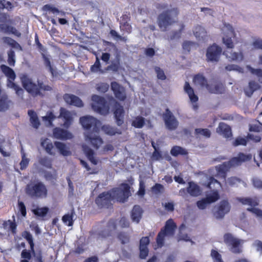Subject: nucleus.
I'll list each match as a JSON object with an SVG mask.
<instances>
[{"label":"nucleus","mask_w":262,"mask_h":262,"mask_svg":"<svg viewBox=\"0 0 262 262\" xmlns=\"http://www.w3.org/2000/svg\"><path fill=\"white\" fill-rule=\"evenodd\" d=\"M41 145L48 154L53 155L52 149L53 145L52 143L48 138L42 140L41 142Z\"/></svg>","instance_id":"43"},{"label":"nucleus","mask_w":262,"mask_h":262,"mask_svg":"<svg viewBox=\"0 0 262 262\" xmlns=\"http://www.w3.org/2000/svg\"><path fill=\"white\" fill-rule=\"evenodd\" d=\"M75 215L74 209L73 208L70 213L64 214L62 217V221L63 223L68 226H72L74 224L73 217Z\"/></svg>","instance_id":"38"},{"label":"nucleus","mask_w":262,"mask_h":262,"mask_svg":"<svg viewBox=\"0 0 262 262\" xmlns=\"http://www.w3.org/2000/svg\"><path fill=\"white\" fill-rule=\"evenodd\" d=\"M195 134L196 135H200L207 138H210L211 136V132L207 128H196Z\"/></svg>","instance_id":"47"},{"label":"nucleus","mask_w":262,"mask_h":262,"mask_svg":"<svg viewBox=\"0 0 262 262\" xmlns=\"http://www.w3.org/2000/svg\"><path fill=\"white\" fill-rule=\"evenodd\" d=\"M177 225L172 219L168 220L164 227L161 229V231L165 233L167 236H173L174 234Z\"/></svg>","instance_id":"23"},{"label":"nucleus","mask_w":262,"mask_h":262,"mask_svg":"<svg viewBox=\"0 0 262 262\" xmlns=\"http://www.w3.org/2000/svg\"><path fill=\"white\" fill-rule=\"evenodd\" d=\"M100 68L101 64L100 60L98 57H96L94 64L91 67V71L93 72H97L100 70Z\"/></svg>","instance_id":"61"},{"label":"nucleus","mask_w":262,"mask_h":262,"mask_svg":"<svg viewBox=\"0 0 262 262\" xmlns=\"http://www.w3.org/2000/svg\"><path fill=\"white\" fill-rule=\"evenodd\" d=\"M223 42L227 48L233 49L234 47V43L231 37L226 36L223 38Z\"/></svg>","instance_id":"56"},{"label":"nucleus","mask_w":262,"mask_h":262,"mask_svg":"<svg viewBox=\"0 0 262 262\" xmlns=\"http://www.w3.org/2000/svg\"><path fill=\"white\" fill-rule=\"evenodd\" d=\"M222 51V48L216 44L209 46L206 52L207 60L211 62H217L219 60Z\"/></svg>","instance_id":"14"},{"label":"nucleus","mask_w":262,"mask_h":262,"mask_svg":"<svg viewBox=\"0 0 262 262\" xmlns=\"http://www.w3.org/2000/svg\"><path fill=\"white\" fill-rule=\"evenodd\" d=\"M91 106L93 110L101 115H107L108 113L109 107L106 100L101 96L93 95L92 96Z\"/></svg>","instance_id":"8"},{"label":"nucleus","mask_w":262,"mask_h":262,"mask_svg":"<svg viewBox=\"0 0 262 262\" xmlns=\"http://www.w3.org/2000/svg\"><path fill=\"white\" fill-rule=\"evenodd\" d=\"M21 81L23 88L33 97L42 96L40 92L41 90L43 91H51L52 90V88L51 86L44 84L42 81H38L37 85L26 75H24L21 78Z\"/></svg>","instance_id":"2"},{"label":"nucleus","mask_w":262,"mask_h":262,"mask_svg":"<svg viewBox=\"0 0 262 262\" xmlns=\"http://www.w3.org/2000/svg\"><path fill=\"white\" fill-rule=\"evenodd\" d=\"M18 207L21 215L25 217L27 215V210L24 203L21 201H18Z\"/></svg>","instance_id":"63"},{"label":"nucleus","mask_w":262,"mask_h":262,"mask_svg":"<svg viewBox=\"0 0 262 262\" xmlns=\"http://www.w3.org/2000/svg\"><path fill=\"white\" fill-rule=\"evenodd\" d=\"M26 194L31 199L36 200L47 197L48 189L45 184L39 181L30 182L26 186Z\"/></svg>","instance_id":"3"},{"label":"nucleus","mask_w":262,"mask_h":262,"mask_svg":"<svg viewBox=\"0 0 262 262\" xmlns=\"http://www.w3.org/2000/svg\"><path fill=\"white\" fill-rule=\"evenodd\" d=\"M247 68L251 74L255 75L257 77L259 82L262 83V69H254L250 66H248Z\"/></svg>","instance_id":"46"},{"label":"nucleus","mask_w":262,"mask_h":262,"mask_svg":"<svg viewBox=\"0 0 262 262\" xmlns=\"http://www.w3.org/2000/svg\"><path fill=\"white\" fill-rule=\"evenodd\" d=\"M117 229V222L114 219H110L106 226V228L101 230L98 233V236L101 238H107L112 236L113 232Z\"/></svg>","instance_id":"19"},{"label":"nucleus","mask_w":262,"mask_h":262,"mask_svg":"<svg viewBox=\"0 0 262 262\" xmlns=\"http://www.w3.org/2000/svg\"><path fill=\"white\" fill-rule=\"evenodd\" d=\"M111 89L117 99L120 101H124L126 99V96L125 90L118 82L116 81L112 82Z\"/></svg>","instance_id":"21"},{"label":"nucleus","mask_w":262,"mask_h":262,"mask_svg":"<svg viewBox=\"0 0 262 262\" xmlns=\"http://www.w3.org/2000/svg\"><path fill=\"white\" fill-rule=\"evenodd\" d=\"M53 136L55 139L67 140L73 138V135L69 131L59 127H55L53 130Z\"/></svg>","instance_id":"22"},{"label":"nucleus","mask_w":262,"mask_h":262,"mask_svg":"<svg viewBox=\"0 0 262 262\" xmlns=\"http://www.w3.org/2000/svg\"><path fill=\"white\" fill-rule=\"evenodd\" d=\"M98 133L87 132L85 134V140L91 143L93 147L96 149L99 148L103 141L102 138L96 135Z\"/></svg>","instance_id":"20"},{"label":"nucleus","mask_w":262,"mask_h":262,"mask_svg":"<svg viewBox=\"0 0 262 262\" xmlns=\"http://www.w3.org/2000/svg\"><path fill=\"white\" fill-rule=\"evenodd\" d=\"M40 164L48 168H51L52 167V162L47 157H43L39 160Z\"/></svg>","instance_id":"62"},{"label":"nucleus","mask_w":262,"mask_h":262,"mask_svg":"<svg viewBox=\"0 0 262 262\" xmlns=\"http://www.w3.org/2000/svg\"><path fill=\"white\" fill-rule=\"evenodd\" d=\"M42 118L43 121L48 122L50 126H53V121L56 118L60 119L63 121V124L61 125L66 128H68L73 121L72 113L63 107L60 108L58 116L56 117L52 112L49 111L46 116L42 117Z\"/></svg>","instance_id":"4"},{"label":"nucleus","mask_w":262,"mask_h":262,"mask_svg":"<svg viewBox=\"0 0 262 262\" xmlns=\"http://www.w3.org/2000/svg\"><path fill=\"white\" fill-rule=\"evenodd\" d=\"M96 89L100 93H104L109 89V85L104 82H100L96 84Z\"/></svg>","instance_id":"50"},{"label":"nucleus","mask_w":262,"mask_h":262,"mask_svg":"<svg viewBox=\"0 0 262 262\" xmlns=\"http://www.w3.org/2000/svg\"><path fill=\"white\" fill-rule=\"evenodd\" d=\"M237 200L243 205L250 206L251 207L248 208L247 210L255 214L257 217L262 219V210L255 208V207L258 206L259 204L258 201L257 199L250 197L239 198L237 199Z\"/></svg>","instance_id":"12"},{"label":"nucleus","mask_w":262,"mask_h":262,"mask_svg":"<svg viewBox=\"0 0 262 262\" xmlns=\"http://www.w3.org/2000/svg\"><path fill=\"white\" fill-rule=\"evenodd\" d=\"M179 11L177 8H172L163 11L158 17V25L159 28L165 31L169 26L174 22V18L177 17Z\"/></svg>","instance_id":"6"},{"label":"nucleus","mask_w":262,"mask_h":262,"mask_svg":"<svg viewBox=\"0 0 262 262\" xmlns=\"http://www.w3.org/2000/svg\"><path fill=\"white\" fill-rule=\"evenodd\" d=\"M194 83L200 85L202 88L207 89V85H208L207 79L203 74L199 73L195 75L193 78Z\"/></svg>","instance_id":"32"},{"label":"nucleus","mask_w":262,"mask_h":262,"mask_svg":"<svg viewBox=\"0 0 262 262\" xmlns=\"http://www.w3.org/2000/svg\"><path fill=\"white\" fill-rule=\"evenodd\" d=\"M170 154L173 157L179 155L185 156L188 154L187 151L184 148L179 146H174L170 150Z\"/></svg>","instance_id":"41"},{"label":"nucleus","mask_w":262,"mask_h":262,"mask_svg":"<svg viewBox=\"0 0 262 262\" xmlns=\"http://www.w3.org/2000/svg\"><path fill=\"white\" fill-rule=\"evenodd\" d=\"M4 42L5 43L8 44L10 46L14 48H19L21 49L20 45L16 42L15 40L9 37H4L3 38Z\"/></svg>","instance_id":"45"},{"label":"nucleus","mask_w":262,"mask_h":262,"mask_svg":"<svg viewBox=\"0 0 262 262\" xmlns=\"http://www.w3.org/2000/svg\"><path fill=\"white\" fill-rule=\"evenodd\" d=\"M120 28L121 30L124 31L128 33L132 32V26L128 22H120Z\"/></svg>","instance_id":"57"},{"label":"nucleus","mask_w":262,"mask_h":262,"mask_svg":"<svg viewBox=\"0 0 262 262\" xmlns=\"http://www.w3.org/2000/svg\"><path fill=\"white\" fill-rule=\"evenodd\" d=\"M101 129L103 132L109 136H114L116 134L120 135L122 133L120 129L109 125H103Z\"/></svg>","instance_id":"37"},{"label":"nucleus","mask_w":262,"mask_h":262,"mask_svg":"<svg viewBox=\"0 0 262 262\" xmlns=\"http://www.w3.org/2000/svg\"><path fill=\"white\" fill-rule=\"evenodd\" d=\"M48 211L49 208L47 207H44L34 210L33 213L37 216L43 217L47 215Z\"/></svg>","instance_id":"49"},{"label":"nucleus","mask_w":262,"mask_h":262,"mask_svg":"<svg viewBox=\"0 0 262 262\" xmlns=\"http://www.w3.org/2000/svg\"><path fill=\"white\" fill-rule=\"evenodd\" d=\"M224 242L226 244L231 246L232 252L234 253H239L242 250L239 247L240 241L234 238L230 233H226L224 236Z\"/></svg>","instance_id":"17"},{"label":"nucleus","mask_w":262,"mask_h":262,"mask_svg":"<svg viewBox=\"0 0 262 262\" xmlns=\"http://www.w3.org/2000/svg\"><path fill=\"white\" fill-rule=\"evenodd\" d=\"M110 191L100 193L95 199V203L99 208H109L113 205L112 201L116 199L117 201L124 203L131 195L130 186L128 184L122 183L120 188H114Z\"/></svg>","instance_id":"1"},{"label":"nucleus","mask_w":262,"mask_h":262,"mask_svg":"<svg viewBox=\"0 0 262 262\" xmlns=\"http://www.w3.org/2000/svg\"><path fill=\"white\" fill-rule=\"evenodd\" d=\"M54 145L59 153L63 156H68L71 155V152L66 144L59 141H55Z\"/></svg>","instance_id":"31"},{"label":"nucleus","mask_w":262,"mask_h":262,"mask_svg":"<svg viewBox=\"0 0 262 262\" xmlns=\"http://www.w3.org/2000/svg\"><path fill=\"white\" fill-rule=\"evenodd\" d=\"M28 114L30 117V121L32 124V126L34 128L37 129L39 127L40 123L37 114L33 110H29L28 112Z\"/></svg>","instance_id":"36"},{"label":"nucleus","mask_w":262,"mask_h":262,"mask_svg":"<svg viewBox=\"0 0 262 262\" xmlns=\"http://www.w3.org/2000/svg\"><path fill=\"white\" fill-rule=\"evenodd\" d=\"M184 25L183 24H182L181 28L179 31H172L171 33V35L170 36V39L173 40L176 38H180L182 31L184 29Z\"/></svg>","instance_id":"60"},{"label":"nucleus","mask_w":262,"mask_h":262,"mask_svg":"<svg viewBox=\"0 0 262 262\" xmlns=\"http://www.w3.org/2000/svg\"><path fill=\"white\" fill-rule=\"evenodd\" d=\"M252 156L250 154L246 155L239 152L237 156L231 158L229 161L224 162L220 166L218 172L223 175L224 179L226 177V172L232 167H235L241 165L243 162L249 161L251 159Z\"/></svg>","instance_id":"5"},{"label":"nucleus","mask_w":262,"mask_h":262,"mask_svg":"<svg viewBox=\"0 0 262 262\" xmlns=\"http://www.w3.org/2000/svg\"><path fill=\"white\" fill-rule=\"evenodd\" d=\"M117 238L121 241L122 244H125L129 242V236L125 232H120L117 235Z\"/></svg>","instance_id":"48"},{"label":"nucleus","mask_w":262,"mask_h":262,"mask_svg":"<svg viewBox=\"0 0 262 262\" xmlns=\"http://www.w3.org/2000/svg\"><path fill=\"white\" fill-rule=\"evenodd\" d=\"M7 23H12V20L10 18L9 15L6 13H0V32L12 34L17 37L21 36L20 32L15 27L6 24Z\"/></svg>","instance_id":"7"},{"label":"nucleus","mask_w":262,"mask_h":262,"mask_svg":"<svg viewBox=\"0 0 262 262\" xmlns=\"http://www.w3.org/2000/svg\"><path fill=\"white\" fill-rule=\"evenodd\" d=\"M14 80L11 79H7V86L10 88L13 89L16 94V95L23 98V95L24 93V90L19 86L17 84L14 82Z\"/></svg>","instance_id":"35"},{"label":"nucleus","mask_w":262,"mask_h":262,"mask_svg":"<svg viewBox=\"0 0 262 262\" xmlns=\"http://www.w3.org/2000/svg\"><path fill=\"white\" fill-rule=\"evenodd\" d=\"M260 86L256 82L253 80L249 81L248 84V89L245 90V93L246 96L250 97H251L253 93L259 89Z\"/></svg>","instance_id":"39"},{"label":"nucleus","mask_w":262,"mask_h":262,"mask_svg":"<svg viewBox=\"0 0 262 262\" xmlns=\"http://www.w3.org/2000/svg\"><path fill=\"white\" fill-rule=\"evenodd\" d=\"M188 193L192 196H198L201 194V190L199 185L193 182L188 183V186L187 188Z\"/></svg>","instance_id":"29"},{"label":"nucleus","mask_w":262,"mask_h":262,"mask_svg":"<svg viewBox=\"0 0 262 262\" xmlns=\"http://www.w3.org/2000/svg\"><path fill=\"white\" fill-rule=\"evenodd\" d=\"M206 90L211 94H222L225 91V86L222 82L217 79H212Z\"/></svg>","instance_id":"16"},{"label":"nucleus","mask_w":262,"mask_h":262,"mask_svg":"<svg viewBox=\"0 0 262 262\" xmlns=\"http://www.w3.org/2000/svg\"><path fill=\"white\" fill-rule=\"evenodd\" d=\"M151 191L156 194L162 193L164 191V187L163 185L156 183L151 187Z\"/></svg>","instance_id":"55"},{"label":"nucleus","mask_w":262,"mask_h":262,"mask_svg":"<svg viewBox=\"0 0 262 262\" xmlns=\"http://www.w3.org/2000/svg\"><path fill=\"white\" fill-rule=\"evenodd\" d=\"M82 148L89 160L94 165L98 164L97 160L94 157V151L87 145L83 144Z\"/></svg>","instance_id":"28"},{"label":"nucleus","mask_w":262,"mask_h":262,"mask_svg":"<svg viewBox=\"0 0 262 262\" xmlns=\"http://www.w3.org/2000/svg\"><path fill=\"white\" fill-rule=\"evenodd\" d=\"M227 52V51H225L223 54L226 55V57L230 61H242L244 59V55L242 52L231 53L230 56H229Z\"/></svg>","instance_id":"42"},{"label":"nucleus","mask_w":262,"mask_h":262,"mask_svg":"<svg viewBox=\"0 0 262 262\" xmlns=\"http://www.w3.org/2000/svg\"><path fill=\"white\" fill-rule=\"evenodd\" d=\"M8 63L10 66L14 67L15 63L14 51L11 50L8 52Z\"/></svg>","instance_id":"54"},{"label":"nucleus","mask_w":262,"mask_h":262,"mask_svg":"<svg viewBox=\"0 0 262 262\" xmlns=\"http://www.w3.org/2000/svg\"><path fill=\"white\" fill-rule=\"evenodd\" d=\"M217 131L220 134L227 139L231 138L232 136L231 127L225 123H220L217 128Z\"/></svg>","instance_id":"26"},{"label":"nucleus","mask_w":262,"mask_h":262,"mask_svg":"<svg viewBox=\"0 0 262 262\" xmlns=\"http://www.w3.org/2000/svg\"><path fill=\"white\" fill-rule=\"evenodd\" d=\"M143 210L139 205H135L131 212V218L133 222L139 223L142 216Z\"/></svg>","instance_id":"27"},{"label":"nucleus","mask_w":262,"mask_h":262,"mask_svg":"<svg viewBox=\"0 0 262 262\" xmlns=\"http://www.w3.org/2000/svg\"><path fill=\"white\" fill-rule=\"evenodd\" d=\"M12 101L9 99L7 95H3L0 97V112H5L8 110Z\"/></svg>","instance_id":"34"},{"label":"nucleus","mask_w":262,"mask_h":262,"mask_svg":"<svg viewBox=\"0 0 262 262\" xmlns=\"http://www.w3.org/2000/svg\"><path fill=\"white\" fill-rule=\"evenodd\" d=\"M205 185L206 187L212 190V193L207 195L205 198L208 203L209 204L218 200L220 198V195L218 191L215 189L221 186L220 182L213 177H210L208 183Z\"/></svg>","instance_id":"11"},{"label":"nucleus","mask_w":262,"mask_h":262,"mask_svg":"<svg viewBox=\"0 0 262 262\" xmlns=\"http://www.w3.org/2000/svg\"><path fill=\"white\" fill-rule=\"evenodd\" d=\"M0 69L2 73L7 77V79H15L16 74L12 69L5 64L1 65Z\"/></svg>","instance_id":"33"},{"label":"nucleus","mask_w":262,"mask_h":262,"mask_svg":"<svg viewBox=\"0 0 262 262\" xmlns=\"http://www.w3.org/2000/svg\"><path fill=\"white\" fill-rule=\"evenodd\" d=\"M184 91L188 94L191 102L195 103L198 101V97L194 94L193 89L187 81L185 83Z\"/></svg>","instance_id":"30"},{"label":"nucleus","mask_w":262,"mask_h":262,"mask_svg":"<svg viewBox=\"0 0 262 262\" xmlns=\"http://www.w3.org/2000/svg\"><path fill=\"white\" fill-rule=\"evenodd\" d=\"M210 255L213 262H224L222 258V255L216 250L212 249Z\"/></svg>","instance_id":"51"},{"label":"nucleus","mask_w":262,"mask_h":262,"mask_svg":"<svg viewBox=\"0 0 262 262\" xmlns=\"http://www.w3.org/2000/svg\"><path fill=\"white\" fill-rule=\"evenodd\" d=\"M140 254L139 257L141 259H145L147 256L149 252L148 247H139Z\"/></svg>","instance_id":"59"},{"label":"nucleus","mask_w":262,"mask_h":262,"mask_svg":"<svg viewBox=\"0 0 262 262\" xmlns=\"http://www.w3.org/2000/svg\"><path fill=\"white\" fill-rule=\"evenodd\" d=\"M162 118L168 129L173 130L178 127V121L168 108L165 109V112L162 115Z\"/></svg>","instance_id":"13"},{"label":"nucleus","mask_w":262,"mask_h":262,"mask_svg":"<svg viewBox=\"0 0 262 262\" xmlns=\"http://www.w3.org/2000/svg\"><path fill=\"white\" fill-rule=\"evenodd\" d=\"M21 236L26 239L30 245V250L24 249L21 252V259L20 262H29L32 258V253L34 254V243L32 234L28 231H24L21 233Z\"/></svg>","instance_id":"9"},{"label":"nucleus","mask_w":262,"mask_h":262,"mask_svg":"<svg viewBox=\"0 0 262 262\" xmlns=\"http://www.w3.org/2000/svg\"><path fill=\"white\" fill-rule=\"evenodd\" d=\"M120 58L119 57H117L115 61H113L111 64L107 67V69L116 72L120 70Z\"/></svg>","instance_id":"44"},{"label":"nucleus","mask_w":262,"mask_h":262,"mask_svg":"<svg viewBox=\"0 0 262 262\" xmlns=\"http://www.w3.org/2000/svg\"><path fill=\"white\" fill-rule=\"evenodd\" d=\"M114 115L117 125L119 126H121L124 123L125 111L123 106L118 102L115 104Z\"/></svg>","instance_id":"18"},{"label":"nucleus","mask_w":262,"mask_h":262,"mask_svg":"<svg viewBox=\"0 0 262 262\" xmlns=\"http://www.w3.org/2000/svg\"><path fill=\"white\" fill-rule=\"evenodd\" d=\"M193 34L199 41L207 42L208 36L205 29L200 25H197L193 30Z\"/></svg>","instance_id":"24"},{"label":"nucleus","mask_w":262,"mask_h":262,"mask_svg":"<svg viewBox=\"0 0 262 262\" xmlns=\"http://www.w3.org/2000/svg\"><path fill=\"white\" fill-rule=\"evenodd\" d=\"M155 70L157 74V78L161 80H164L166 79V76L163 70H162L160 67H156L155 68Z\"/></svg>","instance_id":"58"},{"label":"nucleus","mask_w":262,"mask_h":262,"mask_svg":"<svg viewBox=\"0 0 262 262\" xmlns=\"http://www.w3.org/2000/svg\"><path fill=\"white\" fill-rule=\"evenodd\" d=\"M63 99L67 103L70 105L77 107H82L83 105L82 100L78 97L72 94H64Z\"/></svg>","instance_id":"25"},{"label":"nucleus","mask_w":262,"mask_h":262,"mask_svg":"<svg viewBox=\"0 0 262 262\" xmlns=\"http://www.w3.org/2000/svg\"><path fill=\"white\" fill-rule=\"evenodd\" d=\"M252 45L255 49L262 50V39L259 38L255 39Z\"/></svg>","instance_id":"64"},{"label":"nucleus","mask_w":262,"mask_h":262,"mask_svg":"<svg viewBox=\"0 0 262 262\" xmlns=\"http://www.w3.org/2000/svg\"><path fill=\"white\" fill-rule=\"evenodd\" d=\"M166 236L165 233L161 231L158 233L156 238V242L159 247H162L164 245V238Z\"/></svg>","instance_id":"53"},{"label":"nucleus","mask_w":262,"mask_h":262,"mask_svg":"<svg viewBox=\"0 0 262 262\" xmlns=\"http://www.w3.org/2000/svg\"><path fill=\"white\" fill-rule=\"evenodd\" d=\"M231 209L229 203L226 200L220 202L216 207V209L213 212V216L217 220L222 219L226 214L228 213Z\"/></svg>","instance_id":"15"},{"label":"nucleus","mask_w":262,"mask_h":262,"mask_svg":"<svg viewBox=\"0 0 262 262\" xmlns=\"http://www.w3.org/2000/svg\"><path fill=\"white\" fill-rule=\"evenodd\" d=\"M12 217L13 219V221L9 220L7 222H5L4 225H5L7 223H9V229L11 230L12 233L14 235L17 232V224L15 223V216L13 215Z\"/></svg>","instance_id":"52"},{"label":"nucleus","mask_w":262,"mask_h":262,"mask_svg":"<svg viewBox=\"0 0 262 262\" xmlns=\"http://www.w3.org/2000/svg\"><path fill=\"white\" fill-rule=\"evenodd\" d=\"M80 122L87 132L98 133L100 123L96 118L92 116H83L80 118Z\"/></svg>","instance_id":"10"},{"label":"nucleus","mask_w":262,"mask_h":262,"mask_svg":"<svg viewBox=\"0 0 262 262\" xmlns=\"http://www.w3.org/2000/svg\"><path fill=\"white\" fill-rule=\"evenodd\" d=\"M146 119L141 116H138L132 120V126L136 128H142L145 124Z\"/></svg>","instance_id":"40"}]
</instances>
